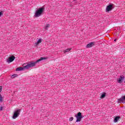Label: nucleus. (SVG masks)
I'll list each match as a JSON object with an SVG mask.
<instances>
[{
  "label": "nucleus",
  "instance_id": "nucleus-1",
  "mask_svg": "<svg viewBox=\"0 0 125 125\" xmlns=\"http://www.w3.org/2000/svg\"><path fill=\"white\" fill-rule=\"evenodd\" d=\"M46 58L45 57H41L40 59L37 60L36 62H31L27 63V65L25 66V68L26 69H29V68H32V67H35L36 66V64L37 63H39L40 61H42V60H45Z\"/></svg>",
  "mask_w": 125,
  "mask_h": 125
},
{
  "label": "nucleus",
  "instance_id": "nucleus-2",
  "mask_svg": "<svg viewBox=\"0 0 125 125\" xmlns=\"http://www.w3.org/2000/svg\"><path fill=\"white\" fill-rule=\"evenodd\" d=\"M44 12V7H41L37 9L35 13L34 17L38 18L42 15L43 12Z\"/></svg>",
  "mask_w": 125,
  "mask_h": 125
},
{
  "label": "nucleus",
  "instance_id": "nucleus-3",
  "mask_svg": "<svg viewBox=\"0 0 125 125\" xmlns=\"http://www.w3.org/2000/svg\"><path fill=\"white\" fill-rule=\"evenodd\" d=\"M21 112V109H17V110L14 112V115L12 117L13 119H15L19 117V115H20V113Z\"/></svg>",
  "mask_w": 125,
  "mask_h": 125
},
{
  "label": "nucleus",
  "instance_id": "nucleus-4",
  "mask_svg": "<svg viewBox=\"0 0 125 125\" xmlns=\"http://www.w3.org/2000/svg\"><path fill=\"white\" fill-rule=\"evenodd\" d=\"M75 117H76V123H79V122H81L82 121V119H83V115H82V113L78 112L77 115H75Z\"/></svg>",
  "mask_w": 125,
  "mask_h": 125
},
{
  "label": "nucleus",
  "instance_id": "nucleus-5",
  "mask_svg": "<svg viewBox=\"0 0 125 125\" xmlns=\"http://www.w3.org/2000/svg\"><path fill=\"white\" fill-rule=\"evenodd\" d=\"M15 59V57L14 56H11L7 60V62L8 63H11V62H13V61H14Z\"/></svg>",
  "mask_w": 125,
  "mask_h": 125
},
{
  "label": "nucleus",
  "instance_id": "nucleus-6",
  "mask_svg": "<svg viewBox=\"0 0 125 125\" xmlns=\"http://www.w3.org/2000/svg\"><path fill=\"white\" fill-rule=\"evenodd\" d=\"M113 9V5L109 4L106 8L105 11L106 12H109V11H111Z\"/></svg>",
  "mask_w": 125,
  "mask_h": 125
},
{
  "label": "nucleus",
  "instance_id": "nucleus-7",
  "mask_svg": "<svg viewBox=\"0 0 125 125\" xmlns=\"http://www.w3.org/2000/svg\"><path fill=\"white\" fill-rule=\"evenodd\" d=\"M125 80V76L124 75L120 76V78L117 80L118 83H123V81Z\"/></svg>",
  "mask_w": 125,
  "mask_h": 125
},
{
  "label": "nucleus",
  "instance_id": "nucleus-8",
  "mask_svg": "<svg viewBox=\"0 0 125 125\" xmlns=\"http://www.w3.org/2000/svg\"><path fill=\"white\" fill-rule=\"evenodd\" d=\"M119 103H125V96H123L121 98L118 99Z\"/></svg>",
  "mask_w": 125,
  "mask_h": 125
},
{
  "label": "nucleus",
  "instance_id": "nucleus-9",
  "mask_svg": "<svg viewBox=\"0 0 125 125\" xmlns=\"http://www.w3.org/2000/svg\"><path fill=\"white\" fill-rule=\"evenodd\" d=\"M94 44H95V43L94 42H91L87 44L86 48H89V47H92V46H93V45H94Z\"/></svg>",
  "mask_w": 125,
  "mask_h": 125
},
{
  "label": "nucleus",
  "instance_id": "nucleus-10",
  "mask_svg": "<svg viewBox=\"0 0 125 125\" xmlns=\"http://www.w3.org/2000/svg\"><path fill=\"white\" fill-rule=\"evenodd\" d=\"M25 69H26V67H25V66H23V67H18L16 69V71L17 72H18L19 71H23V70H25Z\"/></svg>",
  "mask_w": 125,
  "mask_h": 125
},
{
  "label": "nucleus",
  "instance_id": "nucleus-11",
  "mask_svg": "<svg viewBox=\"0 0 125 125\" xmlns=\"http://www.w3.org/2000/svg\"><path fill=\"white\" fill-rule=\"evenodd\" d=\"M42 42V39H39L38 41H37V42H35V45H38V44H40V43H41Z\"/></svg>",
  "mask_w": 125,
  "mask_h": 125
},
{
  "label": "nucleus",
  "instance_id": "nucleus-12",
  "mask_svg": "<svg viewBox=\"0 0 125 125\" xmlns=\"http://www.w3.org/2000/svg\"><path fill=\"white\" fill-rule=\"evenodd\" d=\"M120 116H116L114 120V123H117L118 122V121L120 119Z\"/></svg>",
  "mask_w": 125,
  "mask_h": 125
},
{
  "label": "nucleus",
  "instance_id": "nucleus-13",
  "mask_svg": "<svg viewBox=\"0 0 125 125\" xmlns=\"http://www.w3.org/2000/svg\"><path fill=\"white\" fill-rule=\"evenodd\" d=\"M106 96V93H104L102 94L101 98H104Z\"/></svg>",
  "mask_w": 125,
  "mask_h": 125
},
{
  "label": "nucleus",
  "instance_id": "nucleus-14",
  "mask_svg": "<svg viewBox=\"0 0 125 125\" xmlns=\"http://www.w3.org/2000/svg\"><path fill=\"white\" fill-rule=\"evenodd\" d=\"M17 76H18L17 74H14L11 76V79H14V78H16Z\"/></svg>",
  "mask_w": 125,
  "mask_h": 125
},
{
  "label": "nucleus",
  "instance_id": "nucleus-15",
  "mask_svg": "<svg viewBox=\"0 0 125 125\" xmlns=\"http://www.w3.org/2000/svg\"><path fill=\"white\" fill-rule=\"evenodd\" d=\"M49 26H50V25L46 24V25L45 27V30H48V28H49Z\"/></svg>",
  "mask_w": 125,
  "mask_h": 125
},
{
  "label": "nucleus",
  "instance_id": "nucleus-16",
  "mask_svg": "<svg viewBox=\"0 0 125 125\" xmlns=\"http://www.w3.org/2000/svg\"><path fill=\"white\" fill-rule=\"evenodd\" d=\"M72 49L71 48H68L66 49L64 51V52H69V51H70V50H71Z\"/></svg>",
  "mask_w": 125,
  "mask_h": 125
},
{
  "label": "nucleus",
  "instance_id": "nucleus-17",
  "mask_svg": "<svg viewBox=\"0 0 125 125\" xmlns=\"http://www.w3.org/2000/svg\"><path fill=\"white\" fill-rule=\"evenodd\" d=\"M2 102V96H1V95L0 94V103Z\"/></svg>",
  "mask_w": 125,
  "mask_h": 125
},
{
  "label": "nucleus",
  "instance_id": "nucleus-18",
  "mask_svg": "<svg viewBox=\"0 0 125 125\" xmlns=\"http://www.w3.org/2000/svg\"><path fill=\"white\" fill-rule=\"evenodd\" d=\"M74 120V117H71L69 118V122H72Z\"/></svg>",
  "mask_w": 125,
  "mask_h": 125
},
{
  "label": "nucleus",
  "instance_id": "nucleus-19",
  "mask_svg": "<svg viewBox=\"0 0 125 125\" xmlns=\"http://www.w3.org/2000/svg\"><path fill=\"white\" fill-rule=\"evenodd\" d=\"M2 15H3V12L2 11L0 12V17Z\"/></svg>",
  "mask_w": 125,
  "mask_h": 125
},
{
  "label": "nucleus",
  "instance_id": "nucleus-20",
  "mask_svg": "<svg viewBox=\"0 0 125 125\" xmlns=\"http://www.w3.org/2000/svg\"><path fill=\"white\" fill-rule=\"evenodd\" d=\"M1 90H2V86H0V92H1Z\"/></svg>",
  "mask_w": 125,
  "mask_h": 125
},
{
  "label": "nucleus",
  "instance_id": "nucleus-21",
  "mask_svg": "<svg viewBox=\"0 0 125 125\" xmlns=\"http://www.w3.org/2000/svg\"><path fill=\"white\" fill-rule=\"evenodd\" d=\"M2 111V106H0V111Z\"/></svg>",
  "mask_w": 125,
  "mask_h": 125
},
{
  "label": "nucleus",
  "instance_id": "nucleus-22",
  "mask_svg": "<svg viewBox=\"0 0 125 125\" xmlns=\"http://www.w3.org/2000/svg\"><path fill=\"white\" fill-rule=\"evenodd\" d=\"M117 41V39L114 40V42H116Z\"/></svg>",
  "mask_w": 125,
  "mask_h": 125
}]
</instances>
